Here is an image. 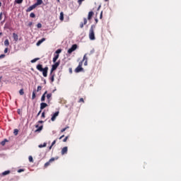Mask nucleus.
Returning a JSON list of instances; mask_svg holds the SVG:
<instances>
[{"mask_svg": "<svg viewBox=\"0 0 181 181\" xmlns=\"http://www.w3.org/2000/svg\"><path fill=\"white\" fill-rule=\"evenodd\" d=\"M54 160H56L55 158H52L51 159H49L48 162L45 163V168H47V166H50V163H52V162H54Z\"/></svg>", "mask_w": 181, "mask_h": 181, "instance_id": "7", "label": "nucleus"}, {"mask_svg": "<svg viewBox=\"0 0 181 181\" xmlns=\"http://www.w3.org/2000/svg\"><path fill=\"white\" fill-rule=\"evenodd\" d=\"M47 98L48 103H50V101H52V93H48L47 95Z\"/></svg>", "mask_w": 181, "mask_h": 181, "instance_id": "20", "label": "nucleus"}, {"mask_svg": "<svg viewBox=\"0 0 181 181\" xmlns=\"http://www.w3.org/2000/svg\"><path fill=\"white\" fill-rule=\"evenodd\" d=\"M1 35H2V33H0V36H1Z\"/></svg>", "mask_w": 181, "mask_h": 181, "instance_id": "57", "label": "nucleus"}, {"mask_svg": "<svg viewBox=\"0 0 181 181\" xmlns=\"http://www.w3.org/2000/svg\"><path fill=\"white\" fill-rule=\"evenodd\" d=\"M35 8H36V6H35V4H33L26 10V12H31V11H33Z\"/></svg>", "mask_w": 181, "mask_h": 181, "instance_id": "14", "label": "nucleus"}, {"mask_svg": "<svg viewBox=\"0 0 181 181\" xmlns=\"http://www.w3.org/2000/svg\"><path fill=\"white\" fill-rule=\"evenodd\" d=\"M28 159H29V162H33V157H32V156H30L28 157Z\"/></svg>", "mask_w": 181, "mask_h": 181, "instance_id": "32", "label": "nucleus"}, {"mask_svg": "<svg viewBox=\"0 0 181 181\" xmlns=\"http://www.w3.org/2000/svg\"><path fill=\"white\" fill-rule=\"evenodd\" d=\"M42 90V86H37V91H40Z\"/></svg>", "mask_w": 181, "mask_h": 181, "instance_id": "40", "label": "nucleus"}, {"mask_svg": "<svg viewBox=\"0 0 181 181\" xmlns=\"http://www.w3.org/2000/svg\"><path fill=\"white\" fill-rule=\"evenodd\" d=\"M5 57V54H2L0 55V59H4Z\"/></svg>", "mask_w": 181, "mask_h": 181, "instance_id": "42", "label": "nucleus"}, {"mask_svg": "<svg viewBox=\"0 0 181 181\" xmlns=\"http://www.w3.org/2000/svg\"><path fill=\"white\" fill-rule=\"evenodd\" d=\"M88 60V58H87V54H86L83 56V58L82 62H87Z\"/></svg>", "mask_w": 181, "mask_h": 181, "instance_id": "25", "label": "nucleus"}, {"mask_svg": "<svg viewBox=\"0 0 181 181\" xmlns=\"http://www.w3.org/2000/svg\"><path fill=\"white\" fill-rule=\"evenodd\" d=\"M24 171H25V170H23V169H19V170H18V173H21L24 172Z\"/></svg>", "mask_w": 181, "mask_h": 181, "instance_id": "41", "label": "nucleus"}, {"mask_svg": "<svg viewBox=\"0 0 181 181\" xmlns=\"http://www.w3.org/2000/svg\"><path fill=\"white\" fill-rule=\"evenodd\" d=\"M56 144V140H54L52 143V146H53L54 144Z\"/></svg>", "mask_w": 181, "mask_h": 181, "instance_id": "47", "label": "nucleus"}, {"mask_svg": "<svg viewBox=\"0 0 181 181\" xmlns=\"http://www.w3.org/2000/svg\"><path fill=\"white\" fill-rule=\"evenodd\" d=\"M54 64L52 66L51 71L54 72L55 70L57 69V68L60 66V61L54 62Z\"/></svg>", "mask_w": 181, "mask_h": 181, "instance_id": "4", "label": "nucleus"}, {"mask_svg": "<svg viewBox=\"0 0 181 181\" xmlns=\"http://www.w3.org/2000/svg\"><path fill=\"white\" fill-rule=\"evenodd\" d=\"M108 0H105V2H107Z\"/></svg>", "mask_w": 181, "mask_h": 181, "instance_id": "58", "label": "nucleus"}, {"mask_svg": "<svg viewBox=\"0 0 181 181\" xmlns=\"http://www.w3.org/2000/svg\"><path fill=\"white\" fill-rule=\"evenodd\" d=\"M45 40H46V38H42L41 40H38V42L36 44L37 46L42 45V43H43V42H45Z\"/></svg>", "mask_w": 181, "mask_h": 181, "instance_id": "18", "label": "nucleus"}, {"mask_svg": "<svg viewBox=\"0 0 181 181\" xmlns=\"http://www.w3.org/2000/svg\"><path fill=\"white\" fill-rule=\"evenodd\" d=\"M46 94H47V90H46L41 97V101H45L46 100Z\"/></svg>", "mask_w": 181, "mask_h": 181, "instance_id": "19", "label": "nucleus"}, {"mask_svg": "<svg viewBox=\"0 0 181 181\" xmlns=\"http://www.w3.org/2000/svg\"><path fill=\"white\" fill-rule=\"evenodd\" d=\"M87 64H88V61H85L84 66H87Z\"/></svg>", "mask_w": 181, "mask_h": 181, "instance_id": "50", "label": "nucleus"}, {"mask_svg": "<svg viewBox=\"0 0 181 181\" xmlns=\"http://www.w3.org/2000/svg\"><path fill=\"white\" fill-rule=\"evenodd\" d=\"M43 122H45L44 121H42V120H40V121H38V124H43Z\"/></svg>", "mask_w": 181, "mask_h": 181, "instance_id": "46", "label": "nucleus"}, {"mask_svg": "<svg viewBox=\"0 0 181 181\" xmlns=\"http://www.w3.org/2000/svg\"><path fill=\"white\" fill-rule=\"evenodd\" d=\"M81 66H83V62H79L78 66L75 69V73H80V71H83V69Z\"/></svg>", "mask_w": 181, "mask_h": 181, "instance_id": "5", "label": "nucleus"}, {"mask_svg": "<svg viewBox=\"0 0 181 181\" xmlns=\"http://www.w3.org/2000/svg\"><path fill=\"white\" fill-rule=\"evenodd\" d=\"M54 76H56V74L51 71L49 74V80L51 81V83L54 81Z\"/></svg>", "mask_w": 181, "mask_h": 181, "instance_id": "8", "label": "nucleus"}, {"mask_svg": "<svg viewBox=\"0 0 181 181\" xmlns=\"http://www.w3.org/2000/svg\"><path fill=\"white\" fill-rule=\"evenodd\" d=\"M11 173V170H6L1 173L2 176H6V175H9Z\"/></svg>", "mask_w": 181, "mask_h": 181, "instance_id": "21", "label": "nucleus"}, {"mask_svg": "<svg viewBox=\"0 0 181 181\" xmlns=\"http://www.w3.org/2000/svg\"><path fill=\"white\" fill-rule=\"evenodd\" d=\"M52 147H53V146L51 145V146H49V149H52Z\"/></svg>", "mask_w": 181, "mask_h": 181, "instance_id": "54", "label": "nucleus"}, {"mask_svg": "<svg viewBox=\"0 0 181 181\" xmlns=\"http://www.w3.org/2000/svg\"><path fill=\"white\" fill-rule=\"evenodd\" d=\"M67 151H68L67 146L64 147L61 151L62 155H66V153H67Z\"/></svg>", "mask_w": 181, "mask_h": 181, "instance_id": "13", "label": "nucleus"}, {"mask_svg": "<svg viewBox=\"0 0 181 181\" xmlns=\"http://www.w3.org/2000/svg\"><path fill=\"white\" fill-rule=\"evenodd\" d=\"M77 44L73 45L71 48L68 49L69 54H71L72 52H74L77 49Z\"/></svg>", "mask_w": 181, "mask_h": 181, "instance_id": "6", "label": "nucleus"}, {"mask_svg": "<svg viewBox=\"0 0 181 181\" xmlns=\"http://www.w3.org/2000/svg\"><path fill=\"white\" fill-rule=\"evenodd\" d=\"M2 18H4V13H0V21H2Z\"/></svg>", "mask_w": 181, "mask_h": 181, "instance_id": "38", "label": "nucleus"}, {"mask_svg": "<svg viewBox=\"0 0 181 181\" xmlns=\"http://www.w3.org/2000/svg\"><path fill=\"white\" fill-rule=\"evenodd\" d=\"M78 103H84V99L83 98H81Z\"/></svg>", "mask_w": 181, "mask_h": 181, "instance_id": "35", "label": "nucleus"}, {"mask_svg": "<svg viewBox=\"0 0 181 181\" xmlns=\"http://www.w3.org/2000/svg\"><path fill=\"white\" fill-rule=\"evenodd\" d=\"M4 53H8V48H5Z\"/></svg>", "mask_w": 181, "mask_h": 181, "instance_id": "48", "label": "nucleus"}, {"mask_svg": "<svg viewBox=\"0 0 181 181\" xmlns=\"http://www.w3.org/2000/svg\"><path fill=\"white\" fill-rule=\"evenodd\" d=\"M62 52V49H58L56 52H55V53H54V58H53V59H52V62H53V63H56V62H57V59H59V54H60V52Z\"/></svg>", "mask_w": 181, "mask_h": 181, "instance_id": "3", "label": "nucleus"}, {"mask_svg": "<svg viewBox=\"0 0 181 181\" xmlns=\"http://www.w3.org/2000/svg\"><path fill=\"white\" fill-rule=\"evenodd\" d=\"M62 138H64V134H63L62 136H61L59 139H62Z\"/></svg>", "mask_w": 181, "mask_h": 181, "instance_id": "49", "label": "nucleus"}, {"mask_svg": "<svg viewBox=\"0 0 181 181\" xmlns=\"http://www.w3.org/2000/svg\"><path fill=\"white\" fill-rule=\"evenodd\" d=\"M6 142H8V139H5L3 141L1 142V145H2V146H5Z\"/></svg>", "mask_w": 181, "mask_h": 181, "instance_id": "23", "label": "nucleus"}, {"mask_svg": "<svg viewBox=\"0 0 181 181\" xmlns=\"http://www.w3.org/2000/svg\"><path fill=\"white\" fill-rule=\"evenodd\" d=\"M57 2H60V0H57Z\"/></svg>", "mask_w": 181, "mask_h": 181, "instance_id": "56", "label": "nucleus"}, {"mask_svg": "<svg viewBox=\"0 0 181 181\" xmlns=\"http://www.w3.org/2000/svg\"><path fill=\"white\" fill-rule=\"evenodd\" d=\"M59 117V112H56L52 117L51 121H56V118Z\"/></svg>", "mask_w": 181, "mask_h": 181, "instance_id": "12", "label": "nucleus"}, {"mask_svg": "<svg viewBox=\"0 0 181 181\" xmlns=\"http://www.w3.org/2000/svg\"><path fill=\"white\" fill-rule=\"evenodd\" d=\"M69 73H73V70L71 69V68L69 69Z\"/></svg>", "mask_w": 181, "mask_h": 181, "instance_id": "52", "label": "nucleus"}, {"mask_svg": "<svg viewBox=\"0 0 181 181\" xmlns=\"http://www.w3.org/2000/svg\"><path fill=\"white\" fill-rule=\"evenodd\" d=\"M41 112H42V110H40L39 112L37 115V117H39V115H40Z\"/></svg>", "mask_w": 181, "mask_h": 181, "instance_id": "45", "label": "nucleus"}, {"mask_svg": "<svg viewBox=\"0 0 181 181\" xmlns=\"http://www.w3.org/2000/svg\"><path fill=\"white\" fill-rule=\"evenodd\" d=\"M4 45H5L6 46H9V40H6L4 41Z\"/></svg>", "mask_w": 181, "mask_h": 181, "instance_id": "29", "label": "nucleus"}, {"mask_svg": "<svg viewBox=\"0 0 181 181\" xmlns=\"http://www.w3.org/2000/svg\"><path fill=\"white\" fill-rule=\"evenodd\" d=\"M13 37L16 42H18V40H19V36H18V34L15 33H13Z\"/></svg>", "mask_w": 181, "mask_h": 181, "instance_id": "15", "label": "nucleus"}, {"mask_svg": "<svg viewBox=\"0 0 181 181\" xmlns=\"http://www.w3.org/2000/svg\"><path fill=\"white\" fill-rule=\"evenodd\" d=\"M83 26H84L83 24H81V28H83Z\"/></svg>", "mask_w": 181, "mask_h": 181, "instance_id": "53", "label": "nucleus"}, {"mask_svg": "<svg viewBox=\"0 0 181 181\" xmlns=\"http://www.w3.org/2000/svg\"><path fill=\"white\" fill-rule=\"evenodd\" d=\"M35 98H36V92L34 90L32 95V100H35Z\"/></svg>", "mask_w": 181, "mask_h": 181, "instance_id": "26", "label": "nucleus"}, {"mask_svg": "<svg viewBox=\"0 0 181 181\" xmlns=\"http://www.w3.org/2000/svg\"><path fill=\"white\" fill-rule=\"evenodd\" d=\"M70 127L69 126L66 127L65 128L62 129L61 130V133L64 132V131H66V129H69Z\"/></svg>", "mask_w": 181, "mask_h": 181, "instance_id": "28", "label": "nucleus"}, {"mask_svg": "<svg viewBox=\"0 0 181 181\" xmlns=\"http://www.w3.org/2000/svg\"><path fill=\"white\" fill-rule=\"evenodd\" d=\"M40 58H35L34 59L31 60V63H36L37 60H40Z\"/></svg>", "mask_w": 181, "mask_h": 181, "instance_id": "27", "label": "nucleus"}, {"mask_svg": "<svg viewBox=\"0 0 181 181\" xmlns=\"http://www.w3.org/2000/svg\"><path fill=\"white\" fill-rule=\"evenodd\" d=\"M84 0H78V5H81V4L83 3Z\"/></svg>", "mask_w": 181, "mask_h": 181, "instance_id": "37", "label": "nucleus"}, {"mask_svg": "<svg viewBox=\"0 0 181 181\" xmlns=\"http://www.w3.org/2000/svg\"><path fill=\"white\" fill-rule=\"evenodd\" d=\"M19 94H20V95H23L25 94V92H23V89H21L19 90Z\"/></svg>", "mask_w": 181, "mask_h": 181, "instance_id": "30", "label": "nucleus"}, {"mask_svg": "<svg viewBox=\"0 0 181 181\" xmlns=\"http://www.w3.org/2000/svg\"><path fill=\"white\" fill-rule=\"evenodd\" d=\"M32 23L29 24V26H31Z\"/></svg>", "mask_w": 181, "mask_h": 181, "instance_id": "59", "label": "nucleus"}, {"mask_svg": "<svg viewBox=\"0 0 181 181\" xmlns=\"http://www.w3.org/2000/svg\"><path fill=\"white\" fill-rule=\"evenodd\" d=\"M95 22H96V23L98 22V19H95Z\"/></svg>", "mask_w": 181, "mask_h": 181, "instance_id": "55", "label": "nucleus"}, {"mask_svg": "<svg viewBox=\"0 0 181 181\" xmlns=\"http://www.w3.org/2000/svg\"><path fill=\"white\" fill-rule=\"evenodd\" d=\"M16 4H22L23 0H16Z\"/></svg>", "mask_w": 181, "mask_h": 181, "instance_id": "33", "label": "nucleus"}, {"mask_svg": "<svg viewBox=\"0 0 181 181\" xmlns=\"http://www.w3.org/2000/svg\"><path fill=\"white\" fill-rule=\"evenodd\" d=\"M36 69L38 70V71H41V73H42V76L47 77V71H49V67L45 66L43 68V65L40 64L37 65Z\"/></svg>", "mask_w": 181, "mask_h": 181, "instance_id": "1", "label": "nucleus"}, {"mask_svg": "<svg viewBox=\"0 0 181 181\" xmlns=\"http://www.w3.org/2000/svg\"><path fill=\"white\" fill-rule=\"evenodd\" d=\"M94 16V12L90 11L88 15V22H91V19Z\"/></svg>", "mask_w": 181, "mask_h": 181, "instance_id": "9", "label": "nucleus"}, {"mask_svg": "<svg viewBox=\"0 0 181 181\" xmlns=\"http://www.w3.org/2000/svg\"><path fill=\"white\" fill-rule=\"evenodd\" d=\"M41 117H42V118H45V112H43L42 113Z\"/></svg>", "mask_w": 181, "mask_h": 181, "instance_id": "43", "label": "nucleus"}, {"mask_svg": "<svg viewBox=\"0 0 181 181\" xmlns=\"http://www.w3.org/2000/svg\"><path fill=\"white\" fill-rule=\"evenodd\" d=\"M30 18H35V13H31L30 14Z\"/></svg>", "mask_w": 181, "mask_h": 181, "instance_id": "36", "label": "nucleus"}, {"mask_svg": "<svg viewBox=\"0 0 181 181\" xmlns=\"http://www.w3.org/2000/svg\"><path fill=\"white\" fill-rule=\"evenodd\" d=\"M100 19L103 18V11H101L100 13Z\"/></svg>", "mask_w": 181, "mask_h": 181, "instance_id": "51", "label": "nucleus"}, {"mask_svg": "<svg viewBox=\"0 0 181 181\" xmlns=\"http://www.w3.org/2000/svg\"><path fill=\"white\" fill-rule=\"evenodd\" d=\"M35 128H37L35 132H40V131H42V129H43V125H41L39 127V124H35Z\"/></svg>", "mask_w": 181, "mask_h": 181, "instance_id": "10", "label": "nucleus"}, {"mask_svg": "<svg viewBox=\"0 0 181 181\" xmlns=\"http://www.w3.org/2000/svg\"><path fill=\"white\" fill-rule=\"evenodd\" d=\"M42 4H43L42 0H37V2L35 4H34V5L35 6H39V5H42Z\"/></svg>", "mask_w": 181, "mask_h": 181, "instance_id": "17", "label": "nucleus"}, {"mask_svg": "<svg viewBox=\"0 0 181 181\" xmlns=\"http://www.w3.org/2000/svg\"><path fill=\"white\" fill-rule=\"evenodd\" d=\"M35 128H37L35 132H40V131H42V129H43V125H41L39 127V124H35Z\"/></svg>", "mask_w": 181, "mask_h": 181, "instance_id": "11", "label": "nucleus"}, {"mask_svg": "<svg viewBox=\"0 0 181 181\" xmlns=\"http://www.w3.org/2000/svg\"><path fill=\"white\" fill-rule=\"evenodd\" d=\"M69 139V136H66L64 139L63 142H67V140Z\"/></svg>", "mask_w": 181, "mask_h": 181, "instance_id": "34", "label": "nucleus"}, {"mask_svg": "<svg viewBox=\"0 0 181 181\" xmlns=\"http://www.w3.org/2000/svg\"><path fill=\"white\" fill-rule=\"evenodd\" d=\"M47 107V104L46 103H42L40 104V110H45Z\"/></svg>", "mask_w": 181, "mask_h": 181, "instance_id": "16", "label": "nucleus"}, {"mask_svg": "<svg viewBox=\"0 0 181 181\" xmlns=\"http://www.w3.org/2000/svg\"><path fill=\"white\" fill-rule=\"evenodd\" d=\"M88 21H87V18H84L83 19V23H87Z\"/></svg>", "mask_w": 181, "mask_h": 181, "instance_id": "44", "label": "nucleus"}, {"mask_svg": "<svg viewBox=\"0 0 181 181\" xmlns=\"http://www.w3.org/2000/svg\"><path fill=\"white\" fill-rule=\"evenodd\" d=\"M94 30H95V25H92L89 30L90 40H95V35L94 34Z\"/></svg>", "mask_w": 181, "mask_h": 181, "instance_id": "2", "label": "nucleus"}, {"mask_svg": "<svg viewBox=\"0 0 181 181\" xmlns=\"http://www.w3.org/2000/svg\"><path fill=\"white\" fill-rule=\"evenodd\" d=\"M47 144V143H44L43 144H40L38 146L39 148H46Z\"/></svg>", "mask_w": 181, "mask_h": 181, "instance_id": "24", "label": "nucleus"}, {"mask_svg": "<svg viewBox=\"0 0 181 181\" xmlns=\"http://www.w3.org/2000/svg\"><path fill=\"white\" fill-rule=\"evenodd\" d=\"M18 132H19V130H18V129H15L14 132H13V134H14V135L16 136V135H18Z\"/></svg>", "mask_w": 181, "mask_h": 181, "instance_id": "31", "label": "nucleus"}, {"mask_svg": "<svg viewBox=\"0 0 181 181\" xmlns=\"http://www.w3.org/2000/svg\"><path fill=\"white\" fill-rule=\"evenodd\" d=\"M59 19H60V21H64V13L63 12L60 13Z\"/></svg>", "mask_w": 181, "mask_h": 181, "instance_id": "22", "label": "nucleus"}, {"mask_svg": "<svg viewBox=\"0 0 181 181\" xmlns=\"http://www.w3.org/2000/svg\"><path fill=\"white\" fill-rule=\"evenodd\" d=\"M37 27L38 28V29H40V28H42V23H38L37 25Z\"/></svg>", "mask_w": 181, "mask_h": 181, "instance_id": "39", "label": "nucleus"}]
</instances>
